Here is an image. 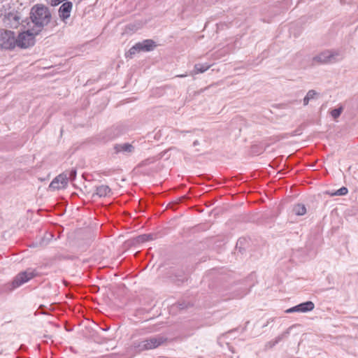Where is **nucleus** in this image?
Masks as SVG:
<instances>
[{"label": "nucleus", "instance_id": "obj_27", "mask_svg": "<svg viewBox=\"0 0 358 358\" xmlns=\"http://www.w3.org/2000/svg\"><path fill=\"white\" fill-rule=\"evenodd\" d=\"M183 275H184V273L181 271V272H180V273H178V275H176V277H178V278H180V277H183Z\"/></svg>", "mask_w": 358, "mask_h": 358}, {"label": "nucleus", "instance_id": "obj_25", "mask_svg": "<svg viewBox=\"0 0 358 358\" xmlns=\"http://www.w3.org/2000/svg\"><path fill=\"white\" fill-rule=\"evenodd\" d=\"M93 323H94V327H96V329H94L93 327H91V333H92V331H96H96H97V329H101V328H99V326H98V324H96V323H95V322H93Z\"/></svg>", "mask_w": 358, "mask_h": 358}, {"label": "nucleus", "instance_id": "obj_10", "mask_svg": "<svg viewBox=\"0 0 358 358\" xmlns=\"http://www.w3.org/2000/svg\"><path fill=\"white\" fill-rule=\"evenodd\" d=\"M73 4L71 1L64 2L59 9V17L62 20L69 17Z\"/></svg>", "mask_w": 358, "mask_h": 358}, {"label": "nucleus", "instance_id": "obj_1", "mask_svg": "<svg viewBox=\"0 0 358 358\" xmlns=\"http://www.w3.org/2000/svg\"><path fill=\"white\" fill-rule=\"evenodd\" d=\"M31 27L34 33H41L51 21L52 15L49 8L43 4H36L30 10Z\"/></svg>", "mask_w": 358, "mask_h": 358}, {"label": "nucleus", "instance_id": "obj_8", "mask_svg": "<svg viewBox=\"0 0 358 358\" xmlns=\"http://www.w3.org/2000/svg\"><path fill=\"white\" fill-rule=\"evenodd\" d=\"M68 182L66 173H61L56 176L50 182L49 189L52 190H59L65 189L67 187Z\"/></svg>", "mask_w": 358, "mask_h": 358}, {"label": "nucleus", "instance_id": "obj_30", "mask_svg": "<svg viewBox=\"0 0 358 358\" xmlns=\"http://www.w3.org/2000/svg\"><path fill=\"white\" fill-rule=\"evenodd\" d=\"M99 259H100V257H95L94 261V262H98V261H99Z\"/></svg>", "mask_w": 358, "mask_h": 358}, {"label": "nucleus", "instance_id": "obj_31", "mask_svg": "<svg viewBox=\"0 0 358 358\" xmlns=\"http://www.w3.org/2000/svg\"><path fill=\"white\" fill-rule=\"evenodd\" d=\"M94 227H97L98 226H99V223H96H96H94Z\"/></svg>", "mask_w": 358, "mask_h": 358}, {"label": "nucleus", "instance_id": "obj_13", "mask_svg": "<svg viewBox=\"0 0 358 358\" xmlns=\"http://www.w3.org/2000/svg\"><path fill=\"white\" fill-rule=\"evenodd\" d=\"M138 44H141V51H150L156 46L155 43L150 39L144 40L143 42H139Z\"/></svg>", "mask_w": 358, "mask_h": 358}, {"label": "nucleus", "instance_id": "obj_21", "mask_svg": "<svg viewBox=\"0 0 358 358\" xmlns=\"http://www.w3.org/2000/svg\"><path fill=\"white\" fill-rule=\"evenodd\" d=\"M343 110V108L342 106H340L337 108L332 110L331 112V115L334 119H336L341 115Z\"/></svg>", "mask_w": 358, "mask_h": 358}, {"label": "nucleus", "instance_id": "obj_29", "mask_svg": "<svg viewBox=\"0 0 358 358\" xmlns=\"http://www.w3.org/2000/svg\"><path fill=\"white\" fill-rule=\"evenodd\" d=\"M185 199H186V197H185V196H182V197H180V198L179 199V201H180V202H182V201L183 200H185Z\"/></svg>", "mask_w": 358, "mask_h": 358}, {"label": "nucleus", "instance_id": "obj_20", "mask_svg": "<svg viewBox=\"0 0 358 358\" xmlns=\"http://www.w3.org/2000/svg\"><path fill=\"white\" fill-rule=\"evenodd\" d=\"M151 240H153L152 234H143L137 238V241L139 243H145Z\"/></svg>", "mask_w": 358, "mask_h": 358}, {"label": "nucleus", "instance_id": "obj_17", "mask_svg": "<svg viewBox=\"0 0 358 358\" xmlns=\"http://www.w3.org/2000/svg\"><path fill=\"white\" fill-rule=\"evenodd\" d=\"M140 46H141V44H138V43H137L136 44H135L134 46H132L129 50V51L126 53V57H129V58H132L133 56L136 53V52H139L141 51V48H140Z\"/></svg>", "mask_w": 358, "mask_h": 358}, {"label": "nucleus", "instance_id": "obj_24", "mask_svg": "<svg viewBox=\"0 0 358 358\" xmlns=\"http://www.w3.org/2000/svg\"><path fill=\"white\" fill-rule=\"evenodd\" d=\"M178 202L176 201V202H172V203H169V206L170 208H173V209H176V206L178 205Z\"/></svg>", "mask_w": 358, "mask_h": 358}, {"label": "nucleus", "instance_id": "obj_2", "mask_svg": "<svg viewBox=\"0 0 358 358\" xmlns=\"http://www.w3.org/2000/svg\"><path fill=\"white\" fill-rule=\"evenodd\" d=\"M167 341V338L158 335L143 341H135L131 344V348L137 352L144 350L155 349Z\"/></svg>", "mask_w": 358, "mask_h": 358}, {"label": "nucleus", "instance_id": "obj_18", "mask_svg": "<svg viewBox=\"0 0 358 358\" xmlns=\"http://www.w3.org/2000/svg\"><path fill=\"white\" fill-rule=\"evenodd\" d=\"M62 173L66 174L67 182H69V180L72 181L76 178L77 171H76V169H72L71 170L66 171L63 172Z\"/></svg>", "mask_w": 358, "mask_h": 358}, {"label": "nucleus", "instance_id": "obj_26", "mask_svg": "<svg viewBox=\"0 0 358 358\" xmlns=\"http://www.w3.org/2000/svg\"><path fill=\"white\" fill-rule=\"evenodd\" d=\"M149 162H150V160H149V159H146V160H145V161L142 162L139 164V166H144V165H147V164H148V163H149Z\"/></svg>", "mask_w": 358, "mask_h": 358}, {"label": "nucleus", "instance_id": "obj_32", "mask_svg": "<svg viewBox=\"0 0 358 358\" xmlns=\"http://www.w3.org/2000/svg\"><path fill=\"white\" fill-rule=\"evenodd\" d=\"M178 76V77H185V76H185V75H178V76Z\"/></svg>", "mask_w": 358, "mask_h": 358}, {"label": "nucleus", "instance_id": "obj_4", "mask_svg": "<svg viewBox=\"0 0 358 358\" xmlns=\"http://www.w3.org/2000/svg\"><path fill=\"white\" fill-rule=\"evenodd\" d=\"M3 22L6 27L11 29H17L22 22V14L17 10H11L6 13Z\"/></svg>", "mask_w": 358, "mask_h": 358}, {"label": "nucleus", "instance_id": "obj_12", "mask_svg": "<svg viewBox=\"0 0 358 358\" xmlns=\"http://www.w3.org/2000/svg\"><path fill=\"white\" fill-rule=\"evenodd\" d=\"M110 192V188L107 185H100L96 188V192L92 195V197L96 196L99 197L106 196Z\"/></svg>", "mask_w": 358, "mask_h": 358}, {"label": "nucleus", "instance_id": "obj_19", "mask_svg": "<svg viewBox=\"0 0 358 358\" xmlns=\"http://www.w3.org/2000/svg\"><path fill=\"white\" fill-rule=\"evenodd\" d=\"M292 327L288 328L285 331H284L282 334L279 335L275 340V341L272 343L271 346L275 345L280 341H282L284 338H286L289 334V331Z\"/></svg>", "mask_w": 358, "mask_h": 358}, {"label": "nucleus", "instance_id": "obj_3", "mask_svg": "<svg viewBox=\"0 0 358 358\" xmlns=\"http://www.w3.org/2000/svg\"><path fill=\"white\" fill-rule=\"evenodd\" d=\"M27 31L20 33L16 38L17 45L22 48H27L35 44V36L39 33H34L29 22H27Z\"/></svg>", "mask_w": 358, "mask_h": 358}, {"label": "nucleus", "instance_id": "obj_22", "mask_svg": "<svg viewBox=\"0 0 358 358\" xmlns=\"http://www.w3.org/2000/svg\"><path fill=\"white\" fill-rule=\"evenodd\" d=\"M348 192V188L342 187L334 193L331 194L333 196H343L347 194Z\"/></svg>", "mask_w": 358, "mask_h": 358}, {"label": "nucleus", "instance_id": "obj_11", "mask_svg": "<svg viewBox=\"0 0 358 358\" xmlns=\"http://www.w3.org/2000/svg\"><path fill=\"white\" fill-rule=\"evenodd\" d=\"M114 149L116 152H122L131 153L134 150V147L131 144L126 143L115 145Z\"/></svg>", "mask_w": 358, "mask_h": 358}, {"label": "nucleus", "instance_id": "obj_5", "mask_svg": "<svg viewBox=\"0 0 358 358\" xmlns=\"http://www.w3.org/2000/svg\"><path fill=\"white\" fill-rule=\"evenodd\" d=\"M340 54L337 51L326 50L313 57V65L334 63Z\"/></svg>", "mask_w": 358, "mask_h": 358}, {"label": "nucleus", "instance_id": "obj_14", "mask_svg": "<svg viewBox=\"0 0 358 358\" xmlns=\"http://www.w3.org/2000/svg\"><path fill=\"white\" fill-rule=\"evenodd\" d=\"M318 96V93L314 90H310L307 92L306 96L303 98V105L307 106L310 100L317 99Z\"/></svg>", "mask_w": 358, "mask_h": 358}, {"label": "nucleus", "instance_id": "obj_9", "mask_svg": "<svg viewBox=\"0 0 358 358\" xmlns=\"http://www.w3.org/2000/svg\"><path fill=\"white\" fill-rule=\"evenodd\" d=\"M315 304L313 302L310 301H308L303 303H301L299 305H296L294 307H292L287 309L285 312L287 313H294V312H301V313H307L311 311L314 309Z\"/></svg>", "mask_w": 358, "mask_h": 358}, {"label": "nucleus", "instance_id": "obj_16", "mask_svg": "<svg viewBox=\"0 0 358 358\" xmlns=\"http://www.w3.org/2000/svg\"><path fill=\"white\" fill-rule=\"evenodd\" d=\"M293 212L296 215H303L306 213V208L302 203H297L293 208Z\"/></svg>", "mask_w": 358, "mask_h": 358}, {"label": "nucleus", "instance_id": "obj_33", "mask_svg": "<svg viewBox=\"0 0 358 358\" xmlns=\"http://www.w3.org/2000/svg\"><path fill=\"white\" fill-rule=\"evenodd\" d=\"M180 308H181V309H183V308H184V307L182 306V304H180Z\"/></svg>", "mask_w": 358, "mask_h": 358}, {"label": "nucleus", "instance_id": "obj_23", "mask_svg": "<svg viewBox=\"0 0 358 358\" xmlns=\"http://www.w3.org/2000/svg\"><path fill=\"white\" fill-rule=\"evenodd\" d=\"M99 290V287L96 285H91V293L97 292Z\"/></svg>", "mask_w": 358, "mask_h": 358}, {"label": "nucleus", "instance_id": "obj_6", "mask_svg": "<svg viewBox=\"0 0 358 358\" xmlns=\"http://www.w3.org/2000/svg\"><path fill=\"white\" fill-rule=\"evenodd\" d=\"M16 43L15 33L12 31L3 30L0 33V46L3 49H13Z\"/></svg>", "mask_w": 358, "mask_h": 358}, {"label": "nucleus", "instance_id": "obj_7", "mask_svg": "<svg viewBox=\"0 0 358 358\" xmlns=\"http://www.w3.org/2000/svg\"><path fill=\"white\" fill-rule=\"evenodd\" d=\"M36 274L34 271H25L18 273L12 281V288L15 289L33 278Z\"/></svg>", "mask_w": 358, "mask_h": 358}, {"label": "nucleus", "instance_id": "obj_15", "mask_svg": "<svg viewBox=\"0 0 358 358\" xmlns=\"http://www.w3.org/2000/svg\"><path fill=\"white\" fill-rule=\"evenodd\" d=\"M210 67V65H209L208 64H196L194 65V73L195 74L204 73Z\"/></svg>", "mask_w": 358, "mask_h": 358}, {"label": "nucleus", "instance_id": "obj_28", "mask_svg": "<svg viewBox=\"0 0 358 358\" xmlns=\"http://www.w3.org/2000/svg\"><path fill=\"white\" fill-rule=\"evenodd\" d=\"M199 144V141H197V140L194 141V143H193V145H194V146H196V145H198Z\"/></svg>", "mask_w": 358, "mask_h": 358}]
</instances>
